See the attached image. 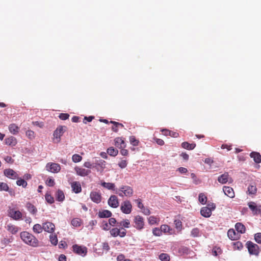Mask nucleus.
<instances>
[{
    "label": "nucleus",
    "instance_id": "8",
    "mask_svg": "<svg viewBox=\"0 0 261 261\" xmlns=\"http://www.w3.org/2000/svg\"><path fill=\"white\" fill-rule=\"evenodd\" d=\"M247 245L248 251L251 254L258 255L259 253V247L257 245L251 242H247Z\"/></svg>",
    "mask_w": 261,
    "mask_h": 261
},
{
    "label": "nucleus",
    "instance_id": "19",
    "mask_svg": "<svg viewBox=\"0 0 261 261\" xmlns=\"http://www.w3.org/2000/svg\"><path fill=\"white\" fill-rule=\"evenodd\" d=\"M223 191L226 196L231 198H233L235 196L233 189L230 187L224 186Z\"/></svg>",
    "mask_w": 261,
    "mask_h": 261
},
{
    "label": "nucleus",
    "instance_id": "64",
    "mask_svg": "<svg viewBox=\"0 0 261 261\" xmlns=\"http://www.w3.org/2000/svg\"><path fill=\"white\" fill-rule=\"evenodd\" d=\"M67 246V244L65 241H61L59 244V248H64Z\"/></svg>",
    "mask_w": 261,
    "mask_h": 261
},
{
    "label": "nucleus",
    "instance_id": "13",
    "mask_svg": "<svg viewBox=\"0 0 261 261\" xmlns=\"http://www.w3.org/2000/svg\"><path fill=\"white\" fill-rule=\"evenodd\" d=\"M91 200L96 203H99L101 201V194L99 192L92 191L90 194Z\"/></svg>",
    "mask_w": 261,
    "mask_h": 261
},
{
    "label": "nucleus",
    "instance_id": "57",
    "mask_svg": "<svg viewBox=\"0 0 261 261\" xmlns=\"http://www.w3.org/2000/svg\"><path fill=\"white\" fill-rule=\"evenodd\" d=\"M93 163H91L89 161L85 162L84 163V166L85 167L89 168V169H91V168H93Z\"/></svg>",
    "mask_w": 261,
    "mask_h": 261
},
{
    "label": "nucleus",
    "instance_id": "49",
    "mask_svg": "<svg viewBox=\"0 0 261 261\" xmlns=\"http://www.w3.org/2000/svg\"><path fill=\"white\" fill-rule=\"evenodd\" d=\"M45 200H46V201L48 203H49L50 204H51V203H54V197L53 196H51L50 194H48V193H47L45 195Z\"/></svg>",
    "mask_w": 261,
    "mask_h": 261
},
{
    "label": "nucleus",
    "instance_id": "32",
    "mask_svg": "<svg viewBox=\"0 0 261 261\" xmlns=\"http://www.w3.org/2000/svg\"><path fill=\"white\" fill-rule=\"evenodd\" d=\"M227 235L228 238L232 240H237L238 238V235L237 234L234 230L233 229H230L228 231Z\"/></svg>",
    "mask_w": 261,
    "mask_h": 261
},
{
    "label": "nucleus",
    "instance_id": "53",
    "mask_svg": "<svg viewBox=\"0 0 261 261\" xmlns=\"http://www.w3.org/2000/svg\"><path fill=\"white\" fill-rule=\"evenodd\" d=\"M46 184L49 187H53L55 185V181L53 178H49L46 180Z\"/></svg>",
    "mask_w": 261,
    "mask_h": 261
},
{
    "label": "nucleus",
    "instance_id": "24",
    "mask_svg": "<svg viewBox=\"0 0 261 261\" xmlns=\"http://www.w3.org/2000/svg\"><path fill=\"white\" fill-rule=\"evenodd\" d=\"M201 215L204 217L208 218L212 215V211L209 207L205 206L203 207L200 211Z\"/></svg>",
    "mask_w": 261,
    "mask_h": 261
},
{
    "label": "nucleus",
    "instance_id": "23",
    "mask_svg": "<svg viewBox=\"0 0 261 261\" xmlns=\"http://www.w3.org/2000/svg\"><path fill=\"white\" fill-rule=\"evenodd\" d=\"M5 141L6 144L11 146H15L17 143L16 139L13 136L6 138Z\"/></svg>",
    "mask_w": 261,
    "mask_h": 261
},
{
    "label": "nucleus",
    "instance_id": "42",
    "mask_svg": "<svg viewBox=\"0 0 261 261\" xmlns=\"http://www.w3.org/2000/svg\"><path fill=\"white\" fill-rule=\"evenodd\" d=\"M159 258L162 261H170V256L167 253H161L159 255Z\"/></svg>",
    "mask_w": 261,
    "mask_h": 261
},
{
    "label": "nucleus",
    "instance_id": "47",
    "mask_svg": "<svg viewBox=\"0 0 261 261\" xmlns=\"http://www.w3.org/2000/svg\"><path fill=\"white\" fill-rule=\"evenodd\" d=\"M16 184L19 186H22L25 188L27 186V182L24 179H20L17 180Z\"/></svg>",
    "mask_w": 261,
    "mask_h": 261
},
{
    "label": "nucleus",
    "instance_id": "5",
    "mask_svg": "<svg viewBox=\"0 0 261 261\" xmlns=\"http://www.w3.org/2000/svg\"><path fill=\"white\" fill-rule=\"evenodd\" d=\"M73 251L78 255L85 256L87 253V248L85 246L74 245L72 246Z\"/></svg>",
    "mask_w": 261,
    "mask_h": 261
},
{
    "label": "nucleus",
    "instance_id": "22",
    "mask_svg": "<svg viewBox=\"0 0 261 261\" xmlns=\"http://www.w3.org/2000/svg\"><path fill=\"white\" fill-rule=\"evenodd\" d=\"M160 228L161 229L162 232H164L167 234L171 235L174 233V230L168 225H162Z\"/></svg>",
    "mask_w": 261,
    "mask_h": 261
},
{
    "label": "nucleus",
    "instance_id": "60",
    "mask_svg": "<svg viewBox=\"0 0 261 261\" xmlns=\"http://www.w3.org/2000/svg\"><path fill=\"white\" fill-rule=\"evenodd\" d=\"M142 213L145 215H149L150 214V210L147 208H145L144 206V208H142Z\"/></svg>",
    "mask_w": 261,
    "mask_h": 261
},
{
    "label": "nucleus",
    "instance_id": "16",
    "mask_svg": "<svg viewBox=\"0 0 261 261\" xmlns=\"http://www.w3.org/2000/svg\"><path fill=\"white\" fill-rule=\"evenodd\" d=\"M42 228L45 231L48 233H53L55 228V225L50 222H46L42 224Z\"/></svg>",
    "mask_w": 261,
    "mask_h": 261
},
{
    "label": "nucleus",
    "instance_id": "29",
    "mask_svg": "<svg viewBox=\"0 0 261 261\" xmlns=\"http://www.w3.org/2000/svg\"><path fill=\"white\" fill-rule=\"evenodd\" d=\"M112 216V213L109 210H103L99 211L98 213V217L99 218H109Z\"/></svg>",
    "mask_w": 261,
    "mask_h": 261
},
{
    "label": "nucleus",
    "instance_id": "20",
    "mask_svg": "<svg viewBox=\"0 0 261 261\" xmlns=\"http://www.w3.org/2000/svg\"><path fill=\"white\" fill-rule=\"evenodd\" d=\"M72 190L75 193H79L82 191L81 184L79 181H73L71 184Z\"/></svg>",
    "mask_w": 261,
    "mask_h": 261
},
{
    "label": "nucleus",
    "instance_id": "51",
    "mask_svg": "<svg viewBox=\"0 0 261 261\" xmlns=\"http://www.w3.org/2000/svg\"><path fill=\"white\" fill-rule=\"evenodd\" d=\"M153 235L155 236H161L162 234L161 229L159 228H154L152 230Z\"/></svg>",
    "mask_w": 261,
    "mask_h": 261
},
{
    "label": "nucleus",
    "instance_id": "52",
    "mask_svg": "<svg viewBox=\"0 0 261 261\" xmlns=\"http://www.w3.org/2000/svg\"><path fill=\"white\" fill-rule=\"evenodd\" d=\"M69 114L67 113H61L59 116V118L63 120H65L69 118Z\"/></svg>",
    "mask_w": 261,
    "mask_h": 261
},
{
    "label": "nucleus",
    "instance_id": "46",
    "mask_svg": "<svg viewBox=\"0 0 261 261\" xmlns=\"http://www.w3.org/2000/svg\"><path fill=\"white\" fill-rule=\"evenodd\" d=\"M130 225L129 221L127 219L121 221L119 223V225L123 226L125 228H129Z\"/></svg>",
    "mask_w": 261,
    "mask_h": 261
},
{
    "label": "nucleus",
    "instance_id": "33",
    "mask_svg": "<svg viewBox=\"0 0 261 261\" xmlns=\"http://www.w3.org/2000/svg\"><path fill=\"white\" fill-rule=\"evenodd\" d=\"M181 146L185 149L192 150L195 147L196 144L194 143L190 144L187 142H185L181 144Z\"/></svg>",
    "mask_w": 261,
    "mask_h": 261
},
{
    "label": "nucleus",
    "instance_id": "15",
    "mask_svg": "<svg viewBox=\"0 0 261 261\" xmlns=\"http://www.w3.org/2000/svg\"><path fill=\"white\" fill-rule=\"evenodd\" d=\"M8 215L15 220H18L22 217V214L19 211H15L14 209H10L8 212Z\"/></svg>",
    "mask_w": 261,
    "mask_h": 261
},
{
    "label": "nucleus",
    "instance_id": "43",
    "mask_svg": "<svg viewBox=\"0 0 261 261\" xmlns=\"http://www.w3.org/2000/svg\"><path fill=\"white\" fill-rule=\"evenodd\" d=\"M82 160V157L78 154H74L72 156V160L74 163H79Z\"/></svg>",
    "mask_w": 261,
    "mask_h": 261
},
{
    "label": "nucleus",
    "instance_id": "39",
    "mask_svg": "<svg viewBox=\"0 0 261 261\" xmlns=\"http://www.w3.org/2000/svg\"><path fill=\"white\" fill-rule=\"evenodd\" d=\"M191 236L192 237H198L200 236V230L197 228H194L191 231Z\"/></svg>",
    "mask_w": 261,
    "mask_h": 261
},
{
    "label": "nucleus",
    "instance_id": "2",
    "mask_svg": "<svg viewBox=\"0 0 261 261\" xmlns=\"http://www.w3.org/2000/svg\"><path fill=\"white\" fill-rule=\"evenodd\" d=\"M133 189L128 186H122L115 191V194L121 197L124 196L130 197L133 195Z\"/></svg>",
    "mask_w": 261,
    "mask_h": 261
},
{
    "label": "nucleus",
    "instance_id": "3",
    "mask_svg": "<svg viewBox=\"0 0 261 261\" xmlns=\"http://www.w3.org/2000/svg\"><path fill=\"white\" fill-rule=\"evenodd\" d=\"M66 127L64 126H59L54 132L53 140L54 142L59 143L61 140V137L65 131Z\"/></svg>",
    "mask_w": 261,
    "mask_h": 261
},
{
    "label": "nucleus",
    "instance_id": "30",
    "mask_svg": "<svg viewBox=\"0 0 261 261\" xmlns=\"http://www.w3.org/2000/svg\"><path fill=\"white\" fill-rule=\"evenodd\" d=\"M56 198L58 201L62 202L65 199V196L63 192L60 190H58L56 194Z\"/></svg>",
    "mask_w": 261,
    "mask_h": 261
},
{
    "label": "nucleus",
    "instance_id": "34",
    "mask_svg": "<svg viewBox=\"0 0 261 261\" xmlns=\"http://www.w3.org/2000/svg\"><path fill=\"white\" fill-rule=\"evenodd\" d=\"M3 191L9 192L10 194L12 193V190H9V188L7 184L3 182H0V191Z\"/></svg>",
    "mask_w": 261,
    "mask_h": 261
},
{
    "label": "nucleus",
    "instance_id": "21",
    "mask_svg": "<svg viewBox=\"0 0 261 261\" xmlns=\"http://www.w3.org/2000/svg\"><path fill=\"white\" fill-rule=\"evenodd\" d=\"M114 144L115 146L119 148H124L126 146L124 140L120 137H117L115 139Z\"/></svg>",
    "mask_w": 261,
    "mask_h": 261
},
{
    "label": "nucleus",
    "instance_id": "12",
    "mask_svg": "<svg viewBox=\"0 0 261 261\" xmlns=\"http://www.w3.org/2000/svg\"><path fill=\"white\" fill-rule=\"evenodd\" d=\"M218 181L221 184H225L227 182L231 183L232 182V179L231 178L229 177V174L227 172H225L224 174L218 177Z\"/></svg>",
    "mask_w": 261,
    "mask_h": 261
},
{
    "label": "nucleus",
    "instance_id": "38",
    "mask_svg": "<svg viewBox=\"0 0 261 261\" xmlns=\"http://www.w3.org/2000/svg\"><path fill=\"white\" fill-rule=\"evenodd\" d=\"M82 221L79 218H74L71 221V224L73 226L77 227L81 226Z\"/></svg>",
    "mask_w": 261,
    "mask_h": 261
},
{
    "label": "nucleus",
    "instance_id": "11",
    "mask_svg": "<svg viewBox=\"0 0 261 261\" xmlns=\"http://www.w3.org/2000/svg\"><path fill=\"white\" fill-rule=\"evenodd\" d=\"M135 227L139 230H141L143 228L144 225V222L143 218L140 216H137L134 219Z\"/></svg>",
    "mask_w": 261,
    "mask_h": 261
},
{
    "label": "nucleus",
    "instance_id": "55",
    "mask_svg": "<svg viewBox=\"0 0 261 261\" xmlns=\"http://www.w3.org/2000/svg\"><path fill=\"white\" fill-rule=\"evenodd\" d=\"M26 135L30 139H33L34 138V132L33 130H28L26 132Z\"/></svg>",
    "mask_w": 261,
    "mask_h": 261
},
{
    "label": "nucleus",
    "instance_id": "37",
    "mask_svg": "<svg viewBox=\"0 0 261 261\" xmlns=\"http://www.w3.org/2000/svg\"><path fill=\"white\" fill-rule=\"evenodd\" d=\"M107 153L111 156H115L117 155L118 151L113 147H110L107 149Z\"/></svg>",
    "mask_w": 261,
    "mask_h": 261
},
{
    "label": "nucleus",
    "instance_id": "31",
    "mask_svg": "<svg viewBox=\"0 0 261 261\" xmlns=\"http://www.w3.org/2000/svg\"><path fill=\"white\" fill-rule=\"evenodd\" d=\"M235 228L238 232L244 233L245 232V227L243 224L241 223H236L235 225Z\"/></svg>",
    "mask_w": 261,
    "mask_h": 261
},
{
    "label": "nucleus",
    "instance_id": "18",
    "mask_svg": "<svg viewBox=\"0 0 261 261\" xmlns=\"http://www.w3.org/2000/svg\"><path fill=\"white\" fill-rule=\"evenodd\" d=\"M4 173L6 176L11 179H16L18 178L17 173L11 169H5Z\"/></svg>",
    "mask_w": 261,
    "mask_h": 261
},
{
    "label": "nucleus",
    "instance_id": "61",
    "mask_svg": "<svg viewBox=\"0 0 261 261\" xmlns=\"http://www.w3.org/2000/svg\"><path fill=\"white\" fill-rule=\"evenodd\" d=\"M116 223V220L114 218H111L109 220V223L111 226H114Z\"/></svg>",
    "mask_w": 261,
    "mask_h": 261
},
{
    "label": "nucleus",
    "instance_id": "62",
    "mask_svg": "<svg viewBox=\"0 0 261 261\" xmlns=\"http://www.w3.org/2000/svg\"><path fill=\"white\" fill-rule=\"evenodd\" d=\"M177 170L180 173H186L188 172V170L187 168L184 167H179L178 168Z\"/></svg>",
    "mask_w": 261,
    "mask_h": 261
},
{
    "label": "nucleus",
    "instance_id": "59",
    "mask_svg": "<svg viewBox=\"0 0 261 261\" xmlns=\"http://www.w3.org/2000/svg\"><path fill=\"white\" fill-rule=\"evenodd\" d=\"M125 256L122 254H119L117 257V261H125Z\"/></svg>",
    "mask_w": 261,
    "mask_h": 261
},
{
    "label": "nucleus",
    "instance_id": "9",
    "mask_svg": "<svg viewBox=\"0 0 261 261\" xmlns=\"http://www.w3.org/2000/svg\"><path fill=\"white\" fill-rule=\"evenodd\" d=\"M248 205L249 208L251 210L253 215H261V206L257 205L254 202H250L248 203Z\"/></svg>",
    "mask_w": 261,
    "mask_h": 261
},
{
    "label": "nucleus",
    "instance_id": "41",
    "mask_svg": "<svg viewBox=\"0 0 261 261\" xmlns=\"http://www.w3.org/2000/svg\"><path fill=\"white\" fill-rule=\"evenodd\" d=\"M129 142L130 143L134 146H138L139 142V140L136 139L133 136L129 137Z\"/></svg>",
    "mask_w": 261,
    "mask_h": 261
},
{
    "label": "nucleus",
    "instance_id": "6",
    "mask_svg": "<svg viewBox=\"0 0 261 261\" xmlns=\"http://www.w3.org/2000/svg\"><path fill=\"white\" fill-rule=\"evenodd\" d=\"M132 209V205L129 200H125L122 202L120 210L125 214H129L131 213Z\"/></svg>",
    "mask_w": 261,
    "mask_h": 261
},
{
    "label": "nucleus",
    "instance_id": "10",
    "mask_svg": "<svg viewBox=\"0 0 261 261\" xmlns=\"http://www.w3.org/2000/svg\"><path fill=\"white\" fill-rule=\"evenodd\" d=\"M108 203L112 207H118L119 204L118 197L115 195H111L108 200Z\"/></svg>",
    "mask_w": 261,
    "mask_h": 261
},
{
    "label": "nucleus",
    "instance_id": "7",
    "mask_svg": "<svg viewBox=\"0 0 261 261\" xmlns=\"http://www.w3.org/2000/svg\"><path fill=\"white\" fill-rule=\"evenodd\" d=\"M46 170L52 173H58L61 170L60 165L55 163H48L46 165Z\"/></svg>",
    "mask_w": 261,
    "mask_h": 261
},
{
    "label": "nucleus",
    "instance_id": "25",
    "mask_svg": "<svg viewBox=\"0 0 261 261\" xmlns=\"http://www.w3.org/2000/svg\"><path fill=\"white\" fill-rule=\"evenodd\" d=\"M6 229L12 234H15L18 231V227L11 223L8 224L6 226Z\"/></svg>",
    "mask_w": 261,
    "mask_h": 261
},
{
    "label": "nucleus",
    "instance_id": "48",
    "mask_svg": "<svg viewBox=\"0 0 261 261\" xmlns=\"http://www.w3.org/2000/svg\"><path fill=\"white\" fill-rule=\"evenodd\" d=\"M174 224L177 229L180 230L182 229V223L179 220H175Z\"/></svg>",
    "mask_w": 261,
    "mask_h": 261
},
{
    "label": "nucleus",
    "instance_id": "56",
    "mask_svg": "<svg viewBox=\"0 0 261 261\" xmlns=\"http://www.w3.org/2000/svg\"><path fill=\"white\" fill-rule=\"evenodd\" d=\"M157 219L154 216H150L148 218L149 223L153 224L156 222Z\"/></svg>",
    "mask_w": 261,
    "mask_h": 261
},
{
    "label": "nucleus",
    "instance_id": "17",
    "mask_svg": "<svg viewBox=\"0 0 261 261\" xmlns=\"http://www.w3.org/2000/svg\"><path fill=\"white\" fill-rule=\"evenodd\" d=\"M100 185L106 189L114 191L115 193V191L118 189L117 188H116L115 184L112 182H107L105 181H101L100 183Z\"/></svg>",
    "mask_w": 261,
    "mask_h": 261
},
{
    "label": "nucleus",
    "instance_id": "40",
    "mask_svg": "<svg viewBox=\"0 0 261 261\" xmlns=\"http://www.w3.org/2000/svg\"><path fill=\"white\" fill-rule=\"evenodd\" d=\"M198 199L201 204H204L207 201V197L203 193H201L199 194Z\"/></svg>",
    "mask_w": 261,
    "mask_h": 261
},
{
    "label": "nucleus",
    "instance_id": "63",
    "mask_svg": "<svg viewBox=\"0 0 261 261\" xmlns=\"http://www.w3.org/2000/svg\"><path fill=\"white\" fill-rule=\"evenodd\" d=\"M136 202L137 203L138 207L141 209L144 208L143 204H142L140 199H137Z\"/></svg>",
    "mask_w": 261,
    "mask_h": 261
},
{
    "label": "nucleus",
    "instance_id": "14",
    "mask_svg": "<svg viewBox=\"0 0 261 261\" xmlns=\"http://www.w3.org/2000/svg\"><path fill=\"white\" fill-rule=\"evenodd\" d=\"M74 170L77 175L81 176H86L91 173V171L90 169H86L80 167H75Z\"/></svg>",
    "mask_w": 261,
    "mask_h": 261
},
{
    "label": "nucleus",
    "instance_id": "44",
    "mask_svg": "<svg viewBox=\"0 0 261 261\" xmlns=\"http://www.w3.org/2000/svg\"><path fill=\"white\" fill-rule=\"evenodd\" d=\"M49 239L50 243L54 245H56L58 243V239L57 237L55 234H50L49 236Z\"/></svg>",
    "mask_w": 261,
    "mask_h": 261
},
{
    "label": "nucleus",
    "instance_id": "35",
    "mask_svg": "<svg viewBox=\"0 0 261 261\" xmlns=\"http://www.w3.org/2000/svg\"><path fill=\"white\" fill-rule=\"evenodd\" d=\"M257 192V188L255 186L249 185L248 187L247 193L249 195H255Z\"/></svg>",
    "mask_w": 261,
    "mask_h": 261
},
{
    "label": "nucleus",
    "instance_id": "27",
    "mask_svg": "<svg viewBox=\"0 0 261 261\" xmlns=\"http://www.w3.org/2000/svg\"><path fill=\"white\" fill-rule=\"evenodd\" d=\"M250 156L251 158L253 159L254 161L256 163H261V155L257 152H252L250 154Z\"/></svg>",
    "mask_w": 261,
    "mask_h": 261
},
{
    "label": "nucleus",
    "instance_id": "50",
    "mask_svg": "<svg viewBox=\"0 0 261 261\" xmlns=\"http://www.w3.org/2000/svg\"><path fill=\"white\" fill-rule=\"evenodd\" d=\"M127 165V162L126 160L122 159L120 162L118 163L119 167L123 169L125 168Z\"/></svg>",
    "mask_w": 261,
    "mask_h": 261
},
{
    "label": "nucleus",
    "instance_id": "36",
    "mask_svg": "<svg viewBox=\"0 0 261 261\" xmlns=\"http://www.w3.org/2000/svg\"><path fill=\"white\" fill-rule=\"evenodd\" d=\"M33 230L34 232L40 233L43 230V228H42V226H41L40 224H36L34 225Z\"/></svg>",
    "mask_w": 261,
    "mask_h": 261
},
{
    "label": "nucleus",
    "instance_id": "54",
    "mask_svg": "<svg viewBox=\"0 0 261 261\" xmlns=\"http://www.w3.org/2000/svg\"><path fill=\"white\" fill-rule=\"evenodd\" d=\"M254 239L256 242L261 244V233H257L254 235Z\"/></svg>",
    "mask_w": 261,
    "mask_h": 261
},
{
    "label": "nucleus",
    "instance_id": "1",
    "mask_svg": "<svg viewBox=\"0 0 261 261\" xmlns=\"http://www.w3.org/2000/svg\"><path fill=\"white\" fill-rule=\"evenodd\" d=\"M20 238L22 240L27 244L33 246L37 247L38 246V240L32 234L27 231H23L20 233Z\"/></svg>",
    "mask_w": 261,
    "mask_h": 261
},
{
    "label": "nucleus",
    "instance_id": "45",
    "mask_svg": "<svg viewBox=\"0 0 261 261\" xmlns=\"http://www.w3.org/2000/svg\"><path fill=\"white\" fill-rule=\"evenodd\" d=\"M110 232L112 236H113L114 237H116L118 236V235L119 234V229H118L117 228H114L112 229L111 230H110Z\"/></svg>",
    "mask_w": 261,
    "mask_h": 261
},
{
    "label": "nucleus",
    "instance_id": "26",
    "mask_svg": "<svg viewBox=\"0 0 261 261\" xmlns=\"http://www.w3.org/2000/svg\"><path fill=\"white\" fill-rule=\"evenodd\" d=\"M26 208L28 211L32 215H36L37 212V209L32 203L28 202L26 203Z\"/></svg>",
    "mask_w": 261,
    "mask_h": 261
},
{
    "label": "nucleus",
    "instance_id": "4",
    "mask_svg": "<svg viewBox=\"0 0 261 261\" xmlns=\"http://www.w3.org/2000/svg\"><path fill=\"white\" fill-rule=\"evenodd\" d=\"M93 168H95L98 172L102 173L106 168V162L102 160H96L93 163Z\"/></svg>",
    "mask_w": 261,
    "mask_h": 261
},
{
    "label": "nucleus",
    "instance_id": "58",
    "mask_svg": "<svg viewBox=\"0 0 261 261\" xmlns=\"http://www.w3.org/2000/svg\"><path fill=\"white\" fill-rule=\"evenodd\" d=\"M221 250L219 248L215 249L214 248L212 250V254L214 256H217L219 253H220Z\"/></svg>",
    "mask_w": 261,
    "mask_h": 261
},
{
    "label": "nucleus",
    "instance_id": "28",
    "mask_svg": "<svg viewBox=\"0 0 261 261\" xmlns=\"http://www.w3.org/2000/svg\"><path fill=\"white\" fill-rule=\"evenodd\" d=\"M19 127L14 123H12L9 126V132L13 135H16L19 132Z\"/></svg>",
    "mask_w": 261,
    "mask_h": 261
}]
</instances>
